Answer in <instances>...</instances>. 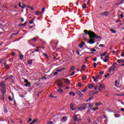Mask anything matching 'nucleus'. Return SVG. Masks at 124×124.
<instances>
[{"mask_svg":"<svg viewBox=\"0 0 124 124\" xmlns=\"http://www.w3.org/2000/svg\"><path fill=\"white\" fill-rule=\"evenodd\" d=\"M118 96H124V93H121L118 94Z\"/></svg>","mask_w":124,"mask_h":124,"instance_id":"nucleus-49","label":"nucleus"},{"mask_svg":"<svg viewBox=\"0 0 124 124\" xmlns=\"http://www.w3.org/2000/svg\"><path fill=\"white\" fill-rule=\"evenodd\" d=\"M74 69H75V66H73L70 68V71H73V70H74Z\"/></svg>","mask_w":124,"mask_h":124,"instance_id":"nucleus-32","label":"nucleus"},{"mask_svg":"<svg viewBox=\"0 0 124 124\" xmlns=\"http://www.w3.org/2000/svg\"><path fill=\"white\" fill-rule=\"evenodd\" d=\"M115 86L117 87V88H119L120 85H119V82H118V81L116 80L115 81Z\"/></svg>","mask_w":124,"mask_h":124,"instance_id":"nucleus-21","label":"nucleus"},{"mask_svg":"<svg viewBox=\"0 0 124 124\" xmlns=\"http://www.w3.org/2000/svg\"><path fill=\"white\" fill-rule=\"evenodd\" d=\"M2 62H3V59H0V63H2Z\"/></svg>","mask_w":124,"mask_h":124,"instance_id":"nucleus-58","label":"nucleus"},{"mask_svg":"<svg viewBox=\"0 0 124 124\" xmlns=\"http://www.w3.org/2000/svg\"><path fill=\"white\" fill-rule=\"evenodd\" d=\"M57 86L59 87V88H62V85L61 83H58Z\"/></svg>","mask_w":124,"mask_h":124,"instance_id":"nucleus-38","label":"nucleus"},{"mask_svg":"<svg viewBox=\"0 0 124 124\" xmlns=\"http://www.w3.org/2000/svg\"><path fill=\"white\" fill-rule=\"evenodd\" d=\"M4 110L5 113H7L8 112V110H7V108L6 107H4Z\"/></svg>","mask_w":124,"mask_h":124,"instance_id":"nucleus-26","label":"nucleus"},{"mask_svg":"<svg viewBox=\"0 0 124 124\" xmlns=\"http://www.w3.org/2000/svg\"><path fill=\"white\" fill-rule=\"evenodd\" d=\"M0 87L2 89H4L5 88V84H4V82L2 81L0 82Z\"/></svg>","mask_w":124,"mask_h":124,"instance_id":"nucleus-8","label":"nucleus"},{"mask_svg":"<svg viewBox=\"0 0 124 124\" xmlns=\"http://www.w3.org/2000/svg\"><path fill=\"white\" fill-rule=\"evenodd\" d=\"M20 97H22V98H24V95L23 94H20L19 95Z\"/></svg>","mask_w":124,"mask_h":124,"instance_id":"nucleus-56","label":"nucleus"},{"mask_svg":"<svg viewBox=\"0 0 124 124\" xmlns=\"http://www.w3.org/2000/svg\"><path fill=\"white\" fill-rule=\"evenodd\" d=\"M86 68V65L84 64L81 66V69L82 71H85Z\"/></svg>","mask_w":124,"mask_h":124,"instance_id":"nucleus-24","label":"nucleus"},{"mask_svg":"<svg viewBox=\"0 0 124 124\" xmlns=\"http://www.w3.org/2000/svg\"><path fill=\"white\" fill-rule=\"evenodd\" d=\"M84 45H85V42H82L79 45L78 47L80 48H83V47H84Z\"/></svg>","mask_w":124,"mask_h":124,"instance_id":"nucleus-15","label":"nucleus"},{"mask_svg":"<svg viewBox=\"0 0 124 124\" xmlns=\"http://www.w3.org/2000/svg\"><path fill=\"white\" fill-rule=\"evenodd\" d=\"M103 104L101 102H99V103L96 102L95 103V106H100V105H103Z\"/></svg>","mask_w":124,"mask_h":124,"instance_id":"nucleus-14","label":"nucleus"},{"mask_svg":"<svg viewBox=\"0 0 124 124\" xmlns=\"http://www.w3.org/2000/svg\"><path fill=\"white\" fill-rule=\"evenodd\" d=\"M71 106L70 107L71 110H72V111H74L75 110V108H72V107H73V104H71Z\"/></svg>","mask_w":124,"mask_h":124,"instance_id":"nucleus-33","label":"nucleus"},{"mask_svg":"<svg viewBox=\"0 0 124 124\" xmlns=\"http://www.w3.org/2000/svg\"><path fill=\"white\" fill-rule=\"evenodd\" d=\"M35 15H39V12H36V13H35Z\"/></svg>","mask_w":124,"mask_h":124,"instance_id":"nucleus-61","label":"nucleus"},{"mask_svg":"<svg viewBox=\"0 0 124 124\" xmlns=\"http://www.w3.org/2000/svg\"><path fill=\"white\" fill-rule=\"evenodd\" d=\"M82 80H86L87 79V76H84L82 77Z\"/></svg>","mask_w":124,"mask_h":124,"instance_id":"nucleus-50","label":"nucleus"},{"mask_svg":"<svg viewBox=\"0 0 124 124\" xmlns=\"http://www.w3.org/2000/svg\"><path fill=\"white\" fill-rule=\"evenodd\" d=\"M109 75H110V74H109V73H108L107 75H105L104 76V77H105V78H108V76H109Z\"/></svg>","mask_w":124,"mask_h":124,"instance_id":"nucleus-43","label":"nucleus"},{"mask_svg":"<svg viewBox=\"0 0 124 124\" xmlns=\"http://www.w3.org/2000/svg\"><path fill=\"white\" fill-rule=\"evenodd\" d=\"M27 24H28V21H26L24 24H22L21 26H23L24 27H25V26H26Z\"/></svg>","mask_w":124,"mask_h":124,"instance_id":"nucleus-42","label":"nucleus"},{"mask_svg":"<svg viewBox=\"0 0 124 124\" xmlns=\"http://www.w3.org/2000/svg\"><path fill=\"white\" fill-rule=\"evenodd\" d=\"M114 117H115V118H119V117H121V115H119L118 114H115Z\"/></svg>","mask_w":124,"mask_h":124,"instance_id":"nucleus-28","label":"nucleus"},{"mask_svg":"<svg viewBox=\"0 0 124 124\" xmlns=\"http://www.w3.org/2000/svg\"><path fill=\"white\" fill-rule=\"evenodd\" d=\"M8 99L10 100V101H13V100L12 99L11 96H9Z\"/></svg>","mask_w":124,"mask_h":124,"instance_id":"nucleus-40","label":"nucleus"},{"mask_svg":"<svg viewBox=\"0 0 124 124\" xmlns=\"http://www.w3.org/2000/svg\"><path fill=\"white\" fill-rule=\"evenodd\" d=\"M36 122H37V119H34L31 123L33 124L34 123H36Z\"/></svg>","mask_w":124,"mask_h":124,"instance_id":"nucleus-36","label":"nucleus"},{"mask_svg":"<svg viewBox=\"0 0 124 124\" xmlns=\"http://www.w3.org/2000/svg\"><path fill=\"white\" fill-rule=\"evenodd\" d=\"M36 41H37V39H36V38L34 37L33 39L29 40V43H30L31 45V43H34L36 42Z\"/></svg>","mask_w":124,"mask_h":124,"instance_id":"nucleus-7","label":"nucleus"},{"mask_svg":"<svg viewBox=\"0 0 124 124\" xmlns=\"http://www.w3.org/2000/svg\"><path fill=\"white\" fill-rule=\"evenodd\" d=\"M66 121H67V117L64 116L62 118V123H65Z\"/></svg>","mask_w":124,"mask_h":124,"instance_id":"nucleus-13","label":"nucleus"},{"mask_svg":"<svg viewBox=\"0 0 124 124\" xmlns=\"http://www.w3.org/2000/svg\"><path fill=\"white\" fill-rule=\"evenodd\" d=\"M109 12L108 11H105L103 13H102L100 14V15H101V16H103L104 17H107V16H109Z\"/></svg>","mask_w":124,"mask_h":124,"instance_id":"nucleus-6","label":"nucleus"},{"mask_svg":"<svg viewBox=\"0 0 124 124\" xmlns=\"http://www.w3.org/2000/svg\"><path fill=\"white\" fill-rule=\"evenodd\" d=\"M48 124H53V122H52V121L49 122Z\"/></svg>","mask_w":124,"mask_h":124,"instance_id":"nucleus-64","label":"nucleus"},{"mask_svg":"<svg viewBox=\"0 0 124 124\" xmlns=\"http://www.w3.org/2000/svg\"><path fill=\"white\" fill-rule=\"evenodd\" d=\"M78 87H82V84L80 83V82H78Z\"/></svg>","mask_w":124,"mask_h":124,"instance_id":"nucleus-44","label":"nucleus"},{"mask_svg":"<svg viewBox=\"0 0 124 124\" xmlns=\"http://www.w3.org/2000/svg\"><path fill=\"white\" fill-rule=\"evenodd\" d=\"M55 44H56V42H55V41L52 40L50 42V46H51V47H52L53 48Z\"/></svg>","mask_w":124,"mask_h":124,"instance_id":"nucleus-11","label":"nucleus"},{"mask_svg":"<svg viewBox=\"0 0 124 124\" xmlns=\"http://www.w3.org/2000/svg\"><path fill=\"white\" fill-rule=\"evenodd\" d=\"M75 74V72H73L70 74V76H73Z\"/></svg>","mask_w":124,"mask_h":124,"instance_id":"nucleus-46","label":"nucleus"},{"mask_svg":"<svg viewBox=\"0 0 124 124\" xmlns=\"http://www.w3.org/2000/svg\"><path fill=\"white\" fill-rule=\"evenodd\" d=\"M73 119L75 122H78V124H80V122L82 121V119L81 118H78V116L77 115L75 114L74 116L73 117Z\"/></svg>","mask_w":124,"mask_h":124,"instance_id":"nucleus-3","label":"nucleus"},{"mask_svg":"<svg viewBox=\"0 0 124 124\" xmlns=\"http://www.w3.org/2000/svg\"><path fill=\"white\" fill-rule=\"evenodd\" d=\"M106 54H107V52H105L103 53H102V54L100 55L101 58V60H102V57H104V56H105L106 55Z\"/></svg>","mask_w":124,"mask_h":124,"instance_id":"nucleus-20","label":"nucleus"},{"mask_svg":"<svg viewBox=\"0 0 124 124\" xmlns=\"http://www.w3.org/2000/svg\"><path fill=\"white\" fill-rule=\"evenodd\" d=\"M91 51H92V52H96V49L93 48L92 49H91Z\"/></svg>","mask_w":124,"mask_h":124,"instance_id":"nucleus-51","label":"nucleus"},{"mask_svg":"<svg viewBox=\"0 0 124 124\" xmlns=\"http://www.w3.org/2000/svg\"><path fill=\"white\" fill-rule=\"evenodd\" d=\"M19 59L22 61V60H23L24 59V55L23 54H21L19 55Z\"/></svg>","mask_w":124,"mask_h":124,"instance_id":"nucleus-27","label":"nucleus"},{"mask_svg":"<svg viewBox=\"0 0 124 124\" xmlns=\"http://www.w3.org/2000/svg\"><path fill=\"white\" fill-rule=\"evenodd\" d=\"M84 32L85 33V34L87 35H89V37L90 38V40L92 39V37L93 36V32L92 31H88V30H85L84 31Z\"/></svg>","mask_w":124,"mask_h":124,"instance_id":"nucleus-4","label":"nucleus"},{"mask_svg":"<svg viewBox=\"0 0 124 124\" xmlns=\"http://www.w3.org/2000/svg\"><path fill=\"white\" fill-rule=\"evenodd\" d=\"M104 62H108V59L105 58V59L104 60Z\"/></svg>","mask_w":124,"mask_h":124,"instance_id":"nucleus-52","label":"nucleus"},{"mask_svg":"<svg viewBox=\"0 0 124 124\" xmlns=\"http://www.w3.org/2000/svg\"><path fill=\"white\" fill-rule=\"evenodd\" d=\"M24 83H26V84H27L28 83H30V82H29V81L28 80V79H24Z\"/></svg>","mask_w":124,"mask_h":124,"instance_id":"nucleus-47","label":"nucleus"},{"mask_svg":"<svg viewBox=\"0 0 124 124\" xmlns=\"http://www.w3.org/2000/svg\"><path fill=\"white\" fill-rule=\"evenodd\" d=\"M31 83H28L26 84L25 85V87H31Z\"/></svg>","mask_w":124,"mask_h":124,"instance_id":"nucleus-30","label":"nucleus"},{"mask_svg":"<svg viewBox=\"0 0 124 124\" xmlns=\"http://www.w3.org/2000/svg\"><path fill=\"white\" fill-rule=\"evenodd\" d=\"M57 92H58V93H62L63 92V90H62V89H60L57 90Z\"/></svg>","mask_w":124,"mask_h":124,"instance_id":"nucleus-23","label":"nucleus"},{"mask_svg":"<svg viewBox=\"0 0 124 124\" xmlns=\"http://www.w3.org/2000/svg\"><path fill=\"white\" fill-rule=\"evenodd\" d=\"M40 51H41V49H34V51H33V52H34V53L35 52H39Z\"/></svg>","mask_w":124,"mask_h":124,"instance_id":"nucleus-41","label":"nucleus"},{"mask_svg":"<svg viewBox=\"0 0 124 124\" xmlns=\"http://www.w3.org/2000/svg\"><path fill=\"white\" fill-rule=\"evenodd\" d=\"M5 68H6V69H9V68H10V67H9V65H8V64L5 65Z\"/></svg>","mask_w":124,"mask_h":124,"instance_id":"nucleus-37","label":"nucleus"},{"mask_svg":"<svg viewBox=\"0 0 124 124\" xmlns=\"http://www.w3.org/2000/svg\"><path fill=\"white\" fill-rule=\"evenodd\" d=\"M69 94L70 95H72L73 96H75V93H74V92H70Z\"/></svg>","mask_w":124,"mask_h":124,"instance_id":"nucleus-22","label":"nucleus"},{"mask_svg":"<svg viewBox=\"0 0 124 124\" xmlns=\"http://www.w3.org/2000/svg\"><path fill=\"white\" fill-rule=\"evenodd\" d=\"M117 62H118V63H121V62H123V59L118 60Z\"/></svg>","mask_w":124,"mask_h":124,"instance_id":"nucleus-31","label":"nucleus"},{"mask_svg":"<svg viewBox=\"0 0 124 124\" xmlns=\"http://www.w3.org/2000/svg\"><path fill=\"white\" fill-rule=\"evenodd\" d=\"M88 89H89L90 90L93 88V84H88Z\"/></svg>","mask_w":124,"mask_h":124,"instance_id":"nucleus-16","label":"nucleus"},{"mask_svg":"<svg viewBox=\"0 0 124 124\" xmlns=\"http://www.w3.org/2000/svg\"><path fill=\"white\" fill-rule=\"evenodd\" d=\"M105 59H108L109 58L108 55H106L105 57Z\"/></svg>","mask_w":124,"mask_h":124,"instance_id":"nucleus-62","label":"nucleus"},{"mask_svg":"<svg viewBox=\"0 0 124 124\" xmlns=\"http://www.w3.org/2000/svg\"><path fill=\"white\" fill-rule=\"evenodd\" d=\"M123 3H124V0H121V1L116 4V5H121Z\"/></svg>","mask_w":124,"mask_h":124,"instance_id":"nucleus-17","label":"nucleus"},{"mask_svg":"<svg viewBox=\"0 0 124 124\" xmlns=\"http://www.w3.org/2000/svg\"><path fill=\"white\" fill-rule=\"evenodd\" d=\"M34 52H33L31 50H30L28 51L27 52V54L28 56H30V55H32V54H34Z\"/></svg>","mask_w":124,"mask_h":124,"instance_id":"nucleus-9","label":"nucleus"},{"mask_svg":"<svg viewBox=\"0 0 124 124\" xmlns=\"http://www.w3.org/2000/svg\"><path fill=\"white\" fill-rule=\"evenodd\" d=\"M99 74H100V75H103V74H104V71H103L102 72H100Z\"/></svg>","mask_w":124,"mask_h":124,"instance_id":"nucleus-48","label":"nucleus"},{"mask_svg":"<svg viewBox=\"0 0 124 124\" xmlns=\"http://www.w3.org/2000/svg\"><path fill=\"white\" fill-rule=\"evenodd\" d=\"M110 31L112 32V33H116V32H117V31H116V30H114L113 29H110Z\"/></svg>","mask_w":124,"mask_h":124,"instance_id":"nucleus-25","label":"nucleus"},{"mask_svg":"<svg viewBox=\"0 0 124 124\" xmlns=\"http://www.w3.org/2000/svg\"><path fill=\"white\" fill-rule=\"evenodd\" d=\"M87 108V104H83L81 106H80L78 109L81 111H83V110H85Z\"/></svg>","mask_w":124,"mask_h":124,"instance_id":"nucleus-5","label":"nucleus"},{"mask_svg":"<svg viewBox=\"0 0 124 124\" xmlns=\"http://www.w3.org/2000/svg\"><path fill=\"white\" fill-rule=\"evenodd\" d=\"M81 92L82 93H86L87 92V89L86 88H84V89L81 90Z\"/></svg>","mask_w":124,"mask_h":124,"instance_id":"nucleus-39","label":"nucleus"},{"mask_svg":"<svg viewBox=\"0 0 124 124\" xmlns=\"http://www.w3.org/2000/svg\"><path fill=\"white\" fill-rule=\"evenodd\" d=\"M121 111H122V112H124V108H121L120 109Z\"/></svg>","mask_w":124,"mask_h":124,"instance_id":"nucleus-63","label":"nucleus"},{"mask_svg":"<svg viewBox=\"0 0 124 124\" xmlns=\"http://www.w3.org/2000/svg\"><path fill=\"white\" fill-rule=\"evenodd\" d=\"M97 65V64H96V63H95V62L93 63V67H94L95 68V67H96Z\"/></svg>","mask_w":124,"mask_h":124,"instance_id":"nucleus-45","label":"nucleus"},{"mask_svg":"<svg viewBox=\"0 0 124 124\" xmlns=\"http://www.w3.org/2000/svg\"><path fill=\"white\" fill-rule=\"evenodd\" d=\"M77 93L78 94L79 96H84V95L80 92L79 90L77 91Z\"/></svg>","mask_w":124,"mask_h":124,"instance_id":"nucleus-12","label":"nucleus"},{"mask_svg":"<svg viewBox=\"0 0 124 124\" xmlns=\"http://www.w3.org/2000/svg\"><path fill=\"white\" fill-rule=\"evenodd\" d=\"M121 56L122 57H124V52H122V53H121Z\"/></svg>","mask_w":124,"mask_h":124,"instance_id":"nucleus-60","label":"nucleus"},{"mask_svg":"<svg viewBox=\"0 0 124 124\" xmlns=\"http://www.w3.org/2000/svg\"><path fill=\"white\" fill-rule=\"evenodd\" d=\"M99 47H104V45L100 44L99 45Z\"/></svg>","mask_w":124,"mask_h":124,"instance_id":"nucleus-54","label":"nucleus"},{"mask_svg":"<svg viewBox=\"0 0 124 124\" xmlns=\"http://www.w3.org/2000/svg\"><path fill=\"white\" fill-rule=\"evenodd\" d=\"M117 62H114L110 67H109V73H111V72L112 71H115V68L117 67Z\"/></svg>","mask_w":124,"mask_h":124,"instance_id":"nucleus-2","label":"nucleus"},{"mask_svg":"<svg viewBox=\"0 0 124 124\" xmlns=\"http://www.w3.org/2000/svg\"><path fill=\"white\" fill-rule=\"evenodd\" d=\"M34 20V19H32L31 20H30L29 24H31L33 23V21Z\"/></svg>","mask_w":124,"mask_h":124,"instance_id":"nucleus-34","label":"nucleus"},{"mask_svg":"<svg viewBox=\"0 0 124 124\" xmlns=\"http://www.w3.org/2000/svg\"><path fill=\"white\" fill-rule=\"evenodd\" d=\"M96 38L97 39H101V37L100 36H98L94 32H93V33H92V37H91V40L89 41L88 42V43H90V44H93L95 43V41H94V39Z\"/></svg>","mask_w":124,"mask_h":124,"instance_id":"nucleus-1","label":"nucleus"},{"mask_svg":"<svg viewBox=\"0 0 124 124\" xmlns=\"http://www.w3.org/2000/svg\"><path fill=\"white\" fill-rule=\"evenodd\" d=\"M32 119H31V118H30L29 120H28V123H31V121H32Z\"/></svg>","mask_w":124,"mask_h":124,"instance_id":"nucleus-59","label":"nucleus"},{"mask_svg":"<svg viewBox=\"0 0 124 124\" xmlns=\"http://www.w3.org/2000/svg\"><path fill=\"white\" fill-rule=\"evenodd\" d=\"M105 87L104 85H102V84H100L99 86V88H98V90L99 91H102L103 89H105Z\"/></svg>","mask_w":124,"mask_h":124,"instance_id":"nucleus-10","label":"nucleus"},{"mask_svg":"<svg viewBox=\"0 0 124 124\" xmlns=\"http://www.w3.org/2000/svg\"><path fill=\"white\" fill-rule=\"evenodd\" d=\"M89 108H92V107H93V104H90L89 105Z\"/></svg>","mask_w":124,"mask_h":124,"instance_id":"nucleus-35","label":"nucleus"},{"mask_svg":"<svg viewBox=\"0 0 124 124\" xmlns=\"http://www.w3.org/2000/svg\"><path fill=\"white\" fill-rule=\"evenodd\" d=\"M86 5H87V4H83L82 5V7L83 9H85V8H86Z\"/></svg>","mask_w":124,"mask_h":124,"instance_id":"nucleus-29","label":"nucleus"},{"mask_svg":"<svg viewBox=\"0 0 124 124\" xmlns=\"http://www.w3.org/2000/svg\"><path fill=\"white\" fill-rule=\"evenodd\" d=\"M64 82L65 83H66V84H69L70 83V80H69L68 78H65Z\"/></svg>","mask_w":124,"mask_h":124,"instance_id":"nucleus-19","label":"nucleus"},{"mask_svg":"<svg viewBox=\"0 0 124 124\" xmlns=\"http://www.w3.org/2000/svg\"><path fill=\"white\" fill-rule=\"evenodd\" d=\"M32 61H33L32 59L29 60L28 62V64H30V65H31L32 64Z\"/></svg>","mask_w":124,"mask_h":124,"instance_id":"nucleus-18","label":"nucleus"},{"mask_svg":"<svg viewBox=\"0 0 124 124\" xmlns=\"http://www.w3.org/2000/svg\"><path fill=\"white\" fill-rule=\"evenodd\" d=\"M119 22H121V20L120 19H117V20L116 21V23L118 24Z\"/></svg>","mask_w":124,"mask_h":124,"instance_id":"nucleus-55","label":"nucleus"},{"mask_svg":"<svg viewBox=\"0 0 124 124\" xmlns=\"http://www.w3.org/2000/svg\"><path fill=\"white\" fill-rule=\"evenodd\" d=\"M21 8H23V9L26 8V5L23 4V6H21Z\"/></svg>","mask_w":124,"mask_h":124,"instance_id":"nucleus-53","label":"nucleus"},{"mask_svg":"<svg viewBox=\"0 0 124 124\" xmlns=\"http://www.w3.org/2000/svg\"><path fill=\"white\" fill-rule=\"evenodd\" d=\"M30 9H31V10H33L34 9V8H33V7H30Z\"/></svg>","mask_w":124,"mask_h":124,"instance_id":"nucleus-57","label":"nucleus"}]
</instances>
